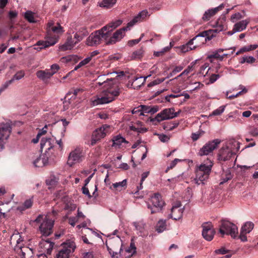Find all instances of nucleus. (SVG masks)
Returning <instances> with one entry per match:
<instances>
[{
	"label": "nucleus",
	"mask_w": 258,
	"mask_h": 258,
	"mask_svg": "<svg viewBox=\"0 0 258 258\" xmlns=\"http://www.w3.org/2000/svg\"><path fill=\"white\" fill-rule=\"evenodd\" d=\"M117 82V78L107 79L102 83L98 82L97 84L99 86L104 85L106 88L100 95L91 99V104L93 106H97L109 103L115 100L120 93Z\"/></svg>",
	"instance_id": "f257e3e1"
},
{
	"label": "nucleus",
	"mask_w": 258,
	"mask_h": 258,
	"mask_svg": "<svg viewBox=\"0 0 258 258\" xmlns=\"http://www.w3.org/2000/svg\"><path fill=\"white\" fill-rule=\"evenodd\" d=\"M148 14V11L146 10L140 12L127 23L126 27L117 30L112 35H111V32H106L107 36V45L115 44L120 41L124 37L125 31L130 30L137 23L142 21L147 17Z\"/></svg>",
	"instance_id": "f03ea898"
},
{
	"label": "nucleus",
	"mask_w": 258,
	"mask_h": 258,
	"mask_svg": "<svg viewBox=\"0 0 258 258\" xmlns=\"http://www.w3.org/2000/svg\"><path fill=\"white\" fill-rule=\"evenodd\" d=\"M48 25L49 29L45 37V40L39 41L37 42V45L40 46V49L55 44L58 41L60 35L64 32L63 28L59 24H57L56 26H52V24L49 23Z\"/></svg>",
	"instance_id": "7ed1b4c3"
},
{
	"label": "nucleus",
	"mask_w": 258,
	"mask_h": 258,
	"mask_svg": "<svg viewBox=\"0 0 258 258\" xmlns=\"http://www.w3.org/2000/svg\"><path fill=\"white\" fill-rule=\"evenodd\" d=\"M56 214L57 211L53 210L46 215H39L35 219V221L40 224L39 229L42 236H48L52 233L54 219L51 216H55Z\"/></svg>",
	"instance_id": "20e7f679"
},
{
	"label": "nucleus",
	"mask_w": 258,
	"mask_h": 258,
	"mask_svg": "<svg viewBox=\"0 0 258 258\" xmlns=\"http://www.w3.org/2000/svg\"><path fill=\"white\" fill-rule=\"evenodd\" d=\"M213 165L212 161L208 159L204 162L196 166L195 169L196 177L194 178L195 182L196 184H204L207 182L211 172Z\"/></svg>",
	"instance_id": "39448f33"
},
{
	"label": "nucleus",
	"mask_w": 258,
	"mask_h": 258,
	"mask_svg": "<svg viewBox=\"0 0 258 258\" xmlns=\"http://www.w3.org/2000/svg\"><path fill=\"white\" fill-rule=\"evenodd\" d=\"M240 148L239 142L235 139H230L223 144L219 152L218 159L220 161H227L232 155L235 154Z\"/></svg>",
	"instance_id": "423d86ee"
},
{
	"label": "nucleus",
	"mask_w": 258,
	"mask_h": 258,
	"mask_svg": "<svg viewBox=\"0 0 258 258\" xmlns=\"http://www.w3.org/2000/svg\"><path fill=\"white\" fill-rule=\"evenodd\" d=\"M106 245L112 258H118V255L123 252L121 240L118 236L113 239L108 238Z\"/></svg>",
	"instance_id": "0eeeda50"
},
{
	"label": "nucleus",
	"mask_w": 258,
	"mask_h": 258,
	"mask_svg": "<svg viewBox=\"0 0 258 258\" xmlns=\"http://www.w3.org/2000/svg\"><path fill=\"white\" fill-rule=\"evenodd\" d=\"M105 28L96 31L91 33L88 37L86 44L91 46H96L104 41L107 44V36L106 32L104 31Z\"/></svg>",
	"instance_id": "6e6552de"
},
{
	"label": "nucleus",
	"mask_w": 258,
	"mask_h": 258,
	"mask_svg": "<svg viewBox=\"0 0 258 258\" xmlns=\"http://www.w3.org/2000/svg\"><path fill=\"white\" fill-rule=\"evenodd\" d=\"M12 239H16L15 250L20 255L21 258H32V251L31 249L28 247H23L24 240L19 234L14 235Z\"/></svg>",
	"instance_id": "1a4fd4ad"
},
{
	"label": "nucleus",
	"mask_w": 258,
	"mask_h": 258,
	"mask_svg": "<svg viewBox=\"0 0 258 258\" xmlns=\"http://www.w3.org/2000/svg\"><path fill=\"white\" fill-rule=\"evenodd\" d=\"M55 144V138L52 137H43L40 141V149L41 151H44V155L53 158L54 156V146Z\"/></svg>",
	"instance_id": "9d476101"
},
{
	"label": "nucleus",
	"mask_w": 258,
	"mask_h": 258,
	"mask_svg": "<svg viewBox=\"0 0 258 258\" xmlns=\"http://www.w3.org/2000/svg\"><path fill=\"white\" fill-rule=\"evenodd\" d=\"M76 248L75 243L71 240L67 241L61 245V247L55 255V258H70L71 254Z\"/></svg>",
	"instance_id": "9b49d317"
},
{
	"label": "nucleus",
	"mask_w": 258,
	"mask_h": 258,
	"mask_svg": "<svg viewBox=\"0 0 258 258\" xmlns=\"http://www.w3.org/2000/svg\"><path fill=\"white\" fill-rule=\"evenodd\" d=\"M219 232L222 236L225 234L230 235L232 238H235L237 236L238 228L235 224L229 221H223Z\"/></svg>",
	"instance_id": "f8f14e48"
},
{
	"label": "nucleus",
	"mask_w": 258,
	"mask_h": 258,
	"mask_svg": "<svg viewBox=\"0 0 258 258\" xmlns=\"http://www.w3.org/2000/svg\"><path fill=\"white\" fill-rule=\"evenodd\" d=\"M211 31H205L197 35L190 40L192 48L194 49L205 44L207 40H210L214 37L213 34L211 35Z\"/></svg>",
	"instance_id": "ddd939ff"
},
{
	"label": "nucleus",
	"mask_w": 258,
	"mask_h": 258,
	"mask_svg": "<svg viewBox=\"0 0 258 258\" xmlns=\"http://www.w3.org/2000/svg\"><path fill=\"white\" fill-rule=\"evenodd\" d=\"M84 158V154L83 149L80 147H77L72 150L69 154L67 164L72 167L73 165L82 162Z\"/></svg>",
	"instance_id": "4468645a"
},
{
	"label": "nucleus",
	"mask_w": 258,
	"mask_h": 258,
	"mask_svg": "<svg viewBox=\"0 0 258 258\" xmlns=\"http://www.w3.org/2000/svg\"><path fill=\"white\" fill-rule=\"evenodd\" d=\"M221 140L217 139L207 143L198 152L200 156H207L212 154L220 144Z\"/></svg>",
	"instance_id": "2eb2a0df"
},
{
	"label": "nucleus",
	"mask_w": 258,
	"mask_h": 258,
	"mask_svg": "<svg viewBox=\"0 0 258 258\" xmlns=\"http://www.w3.org/2000/svg\"><path fill=\"white\" fill-rule=\"evenodd\" d=\"M184 210L181 203L179 201L175 203L170 210V213L168 215L169 219L171 218L175 220L180 219L182 217V214Z\"/></svg>",
	"instance_id": "dca6fc26"
},
{
	"label": "nucleus",
	"mask_w": 258,
	"mask_h": 258,
	"mask_svg": "<svg viewBox=\"0 0 258 258\" xmlns=\"http://www.w3.org/2000/svg\"><path fill=\"white\" fill-rule=\"evenodd\" d=\"M11 132V127L9 124H0V151L4 146L5 141L9 137Z\"/></svg>",
	"instance_id": "f3484780"
},
{
	"label": "nucleus",
	"mask_w": 258,
	"mask_h": 258,
	"mask_svg": "<svg viewBox=\"0 0 258 258\" xmlns=\"http://www.w3.org/2000/svg\"><path fill=\"white\" fill-rule=\"evenodd\" d=\"M177 115V113L174 112L173 108H166L157 114L155 119L158 121H161L164 120L173 118Z\"/></svg>",
	"instance_id": "a211bd4d"
},
{
	"label": "nucleus",
	"mask_w": 258,
	"mask_h": 258,
	"mask_svg": "<svg viewBox=\"0 0 258 258\" xmlns=\"http://www.w3.org/2000/svg\"><path fill=\"white\" fill-rule=\"evenodd\" d=\"M112 130V127L111 126L104 124L100 128L96 129L94 132L93 135V137H96L98 139L100 140L109 134Z\"/></svg>",
	"instance_id": "6ab92c4d"
},
{
	"label": "nucleus",
	"mask_w": 258,
	"mask_h": 258,
	"mask_svg": "<svg viewBox=\"0 0 258 258\" xmlns=\"http://www.w3.org/2000/svg\"><path fill=\"white\" fill-rule=\"evenodd\" d=\"M202 227L203 237L208 241L212 240L215 233L212 225L210 223H205L203 225Z\"/></svg>",
	"instance_id": "aec40b11"
},
{
	"label": "nucleus",
	"mask_w": 258,
	"mask_h": 258,
	"mask_svg": "<svg viewBox=\"0 0 258 258\" xmlns=\"http://www.w3.org/2000/svg\"><path fill=\"white\" fill-rule=\"evenodd\" d=\"M226 27V20L225 18H223L217 20L214 25V28L213 29L209 30L208 31H211V35L213 34L214 37L215 35L214 33H219L225 30Z\"/></svg>",
	"instance_id": "412c9836"
},
{
	"label": "nucleus",
	"mask_w": 258,
	"mask_h": 258,
	"mask_svg": "<svg viewBox=\"0 0 258 258\" xmlns=\"http://www.w3.org/2000/svg\"><path fill=\"white\" fill-rule=\"evenodd\" d=\"M51 159H53V158H51L46 155L42 154L34 161L33 164L35 167H43L47 165L49 161Z\"/></svg>",
	"instance_id": "4be33fe9"
},
{
	"label": "nucleus",
	"mask_w": 258,
	"mask_h": 258,
	"mask_svg": "<svg viewBox=\"0 0 258 258\" xmlns=\"http://www.w3.org/2000/svg\"><path fill=\"white\" fill-rule=\"evenodd\" d=\"M224 7V5L223 4H221L218 7L209 9L208 11H206L203 16V19L204 21L209 20L212 16L215 15L218 11L222 10Z\"/></svg>",
	"instance_id": "5701e85b"
},
{
	"label": "nucleus",
	"mask_w": 258,
	"mask_h": 258,
	"mask_svg": "<svg viewBox=\"0 0 258 258\" xmlns=\"http://www.w3.org/2000/svg\"><path fill=\"white\" fill-rule=\"evenodd\" d=\"M133 225L137 231V234L140 236L144 237L148 235V232L145 229L146 224L145 223L142 221L136 222H134Z\"/></svg>",
	"instance_id": "b1692460"
},
{
	"label": "nucleus",
	"mask_w": 258,
	"mask_h": 258,
	"mask_svg": "<svg viewBox=\"0 0 258 258\" xmlns=\"http://www.w3.org/2000/svg\"><path fill=\"white\" fill-rule=\"evenodd\" d=\"M76 44L74 40H73L72 36H68L66 42L59 46V49L61 51H66L72 49Z\"/></svg>",
	"instance_id": "393cba45"
},
{
	"label": "nucleus",
	"mask_w": 258,
	"mask_h": 258,
	"mask_svg": "<svg viewBox=\"0 0 258 258\" xmlns=\"http://www.w3.org/2000/svg\"><path fill=\"white\" fill-rule=\"evenodd\" d=\"M151 201L153 205L157 208L161 209L164 205V202L162 200L160 195L155 194L151 198Z\"/></svg>",
	"instance_id": "a878e982"
},
{
	"label": "nucleus",
	"mask_w": 258,
	"mask_h": 258,
	"mask_svg": "<svg viewBox=\"0 0 258 258\" xmlns=\"http://www.w3.org/2000/svg\"><path fill=\"white\" fill-rule=\"evenodd\" d=\"M175 48L176 49V52L178 54L184 53L189 51L194 50V49L192 48V45L190 40L186 44L176 47Z\"/></svg>",
	"instance_id": "bb28decb"
},
{
	"label": "nucleus",
	"mask_w": 258,
	"mask_h": 258,
	"mask_svg": "<svg viewBox=\"0 0 258 258\" xmlns=\"http://www.w3.org/2000/svg\"><path fill=\"white\" fill-rule=\"evenodd\" d=\"M127 185V181L124 179L121 181L113 183L109 188L112 190L121 191L126 188Z\"/></svg>",
	"instance_id": "cd10ccee"
},
{
	"label": "nucleus",
	"mask_w": 258,
	"mask_h": 258,
	"mask_svg": "<svg viewBox=\"0 0 258 258\" xmlns=\"http://www.w3.org/2000/svg\"><path fill=\"white\" fill-rule=\"evenodd\" d=\"M136 252V247L133 239H132L130 247L126 248L124 251H123V252H122V255H123L125 257L130 258ZM120 254H121V253Z\"/></svg>",
	"instance_id": "c85d7f7f"
},
{
	"label": "nucleus",
	"mask_w": 258,
	"mask_h": 258,
	"mask_svg": "<svg viewBox=\"0 0 258 258\" xmlns=\"http://www.w3.org/2000/svg\"><path fill=\"white\" fill-rule=\"evenodd\" d=\"M36 76L43 81H46L52 76V74L50 73V70L47 69L38 71L36 73Z\"/></svg>",
	"instance_id": "c756f323"
},
{
	"label": "nucleus",
	"mask_w": 258,
	"mask_h": 258,
	"mask_svg": "<svg viewBox=\"0 0 258 258\" xmlns=\"http://www.w3.org/2000/svg\"><path fill=\"white\" fill-rule=\"evenodd\" d=\"M122 23V21L121 20H117L113 21H112L108 24L106 26L103 27L102 28H105L104 31L109 32H111L114 29L120 26Z\"/></svg>",
	"instance_id": "7c9ffc66"
},
{
	"label": "nucleus",
	"mask_w": 258,
	"mask_h": 258,
	"mask_svg": "<svg viewBox=\"0 0 258 258\" xmlns=\"http://www.w3.org/2000/svg\"><path fill=\"white\" fill-rule=\"evenodd\" d=\"M24 18L29 23H34L36 22L37 15L31 11H27L23 14Z\"/></svg>",
	"instance_id": "2f4dec72"
},
{
	"label": "nucleus",
	"mask_w": 258,
	"mask_h": 258,
	"mask_svg": "<svg viewBox=\"0 0 258 258\" xmlns=\"http://www.w3.org/2000/svg\"><path fill=\"white\" fill-rule=\"evenodd\" d=\"M249 23V21L247 20H244L241 21L236 23L233 27L235 32H241L244 30Z\"/></svg>",
	"instance_id": "473e14b6"
},
{
	"label": "nucleus",
	"mask_w": 258,
	"mask_h": 258,
	"mask_svg": "<svg viewBox=\"0 0 258 258\" xmlns=\"http://www.w3.org/2000/svg\"><path fill=\"white\" fill-rule=\"evenodd\" d=\"M130 128L131 130L136 132L139 133H143L146 132L147 131V128L142 126L141 122L137 121L134 124L130 125Z\"/></svg>",
	"instance_id": "72a5a7b5"
},
{
	"label": "nucleus",
	"mask_w": 258,
	"mask_h": 258,
	"mask_svg": "<svg viewBox=\"0 0 258 258\" xmlns=\"http://www.w3.org/2000/svg\"><path fill=\"white\" fill-rule=\"evenodd\" d=\"M141 109L143 112V115H144V113L153 114L158 110V108L157 106L152 107L146 105H141Z\"/></svg>",
	"instance_id": "f704fd0d"
},
{
	"label": "nucleus",
	"mask_w": 258,
	"mask_h": 258,
	"mask_svg": "<svg viewBox=\"0 0 258 258\" xmlns=\"http://www.w3.org/2000/svg\"><path fill=\"white\" fill-rule=\"evenodd\" d=\"M166 220L161 219L159 220L156 226V231L158 233H162L166 229Z\"/></svg>",
	"instance_id": "c9c22d12"
},
{
	"label": "nucleus",
	"mask_w": 258,
	"mask_h": 258,
	"mask_svg": "<svg viewBox=\"0 0 258 258\" xmlns=\"http://www.w3.org/2000/svg\"><path fill=\"white\" fill-rule=\"evenodd\" d=\"M113 146L115 147H119L121 143H126L125 139L121 137L120 135L115 136L113 139Z\"/></svg>",
	"instance_id": "e433bc0d"
},
{
	"label": "nucleus",
	"mask_w": 258,
	"mask_h": 258,
	"mask_svg": "<svg viewBox=\"0 0 258 258\" xmlns=\"http://www.w3.org/2000/svg\"><path fill=\"white\" fill-rule=\"evenodd\" d=\"M145 78L139 77L136 78L132 83V87L134 89H138L145 82Z\"/></svg>",
	"instance_id": "4c0bfd02"
},
{
	"label": "nucleus",
	"mask_w": 258,
	"mask_h": 258,
	"mask_svg": "<svg viewBox=\"0 0 258 258\" xmlns=\"http://www.w3.org/2000/svg\"><path fill=\"white\" fill-rule=\"evenodd\" d=\"M254 224L251 222H246L241 227V230L246 233H249L253 229Z\"/></svg>",
	"instance_id": "58836bf2"
},
{
	"label": "nucleus",
	"mask_w": 258,
	"mask_h": 258,
	"mask_svg": "<svg viewBox=\"0 0 258 258\" xmlns=\"http://www.w3.org/2000/svg\"><path fill=\"white\" fill-rule=\"evenodd\" d=\"M116 2V0H103L99 3V6L101 7L109 8L113 7Z\"/></svg>",
	"instance_id": "ea45409f"
},
{
	"label": "nucleus",
	"mask_w": 258,
	"mask_h": 258,
	"mask_svg": "<svg viewBox=\"0 0 258 258\" xmlns=\"http://www.w3.org/2000/svg\"><path fill=\"white\" fill-rule=\"evenodd\" d=\"M32 205V201L31 199L27 200L25 201L23 205L17 208V209L20 212H22L26 209L30 208Z\"/></svg>",
	"instance_id": "a19ab883"
},
{
	"label": "nucleus",
	"mask_w": 258,
	"mask_h": 258,
	"mask_svg": "<svg viewBox=\"0 0 258 258\" xmlns=\"http://www.w3.org/2000/svg\"><path fill=\"white\" fill-rule=\"evenodd\" d=\"M195 65V63L194 62H192L190 63V65H189L187 68L185 69L180 75H179L177 77H175L173 80L177 79V78L181 77L183 75H188L190 72H192L193 71V68ZM173 80V79H172ZM172 81V80H170V81Z\"/></svg>",
	"instance_id": "79ce46f5"
},
{
	"label": "nucleus",
	"mask_w": 258,
	"mask_h": 258,
	"mask_svg": "<svg viewBox=\"0 0 258 258\" xmlns=\"http://www.w3.org/2000/svg\"><path fill=\"white\" fill-rule=\"evenodd\" d=\"M207 58L211 61H212L213 58H215L218 59L219 60H222V56H221L219 53H218L216 50L212 52L211 53L209 54Z\"/></svg>",
	"instance_id": "37998d69"
},
{
	"label": "nucleus",
	"mask_w": 258,
	"mask_h": 258,
	"mask_svg": "<svg viewBox=\"0 0 258 258\" xmlns=\"http://www.w3.org/2000/svg\"><path fill=\"white\" fill-rule=\"evenodd\" d=\"M62 61L63 62H77L79 60V58L77 55H69L66 57H63L61 58Z\"/></svg>",
	"instance_id": "c03bdc74"
},
{
	"label": "nucleus",
	"mask_w": 258,
	"mask_h": 258,
	"mask_svg": "<svg viewBox=\"0 0 258 258\" xmlns=\"http://www.w3.org/2000/svg\"><path fill=\"white\" fill-rule=\"evenodd\" d=\"M171 49V46H166L163 48L161 50L154 51V55L159 57L163 55L166 52L169 51Z\"/></svg>",
	"instance_id": "a18cd8bd"
},
{
	"label": "nucleus",
	"mask_w": 258,
	"mask_h": 258,
	"mask_svg": "<svg viewBox=\"0 0 258 258\" xmlns=\"http://www.w3.org/2000/svg\"><path fill=\"white\" fill-rule=\"evenodd\" d=\"M91 60V59L90 57H89L88 56V57H87L86 58L84 59L83 60L80 61L79 62V63L75 67L74 70L76 71L78 69H79V68L87 64L88 63H89L90 62Z\"/></svg>",
	"instance_id": "49530a36"
},
{
	"label": "nucleus",
	"mask_w": 258,
	"mask_h": 258,
	"mask_svg": "<svg viewBox=\"0 0 258 258\" xmlns=\"http://www.w3.org/2000/svg\"><path fill=\"white\" fill-rule=\"evenodd\" d=\"M144 54V50L142 48L135 51L132 55V57L134 59H140L142 58Z\"/></svg>",
	"instance_id": "de8ad7c7"
},
{
	"label": "nucleus",
	"mask_w": 258,
	"mask_h": 258,
	"mask_svg": "<svg viewBox=\"0 0 258 258\" xmlns=\"http://www.w3.org/2000/svg\"><path fill=\"white\" fill-rule=\"evenodd\" d=\"M255 61V59L251 56H244L241 58L240 62L244 63L247 62L248 63H252Z\"/></svg>",
	"instance_id": "09e8293b"
},
{
	"label": "nucleus",
	"mask_w": 258,
	"mask_h": 258,
	"mask_svg": "<svg viewBox=\"0 0 258 258\" xmlns=\"http://www.w3.org/2000/svg\"><path fill=\"white\" fill-rule=\"evenodd\" d=\"M39 245L41 247L44 246V248L47 250L52 249L53 246V243L48 240L41 241L40 242Z\"/></svg>",
	"instance_id": "8fccbe9b"
},
{
	"label": "nucleus",
	"mask_w": 258,
	"mask_h": 258,
	"mask_svg": "<svg viewBox=\"0 0 258 258\" xmlns=\"http://www.w3.org/2000/svg\"><path fill=\"white\" fill-rule=\"evenodd\" d=\"M210 68L208 63H205L201 67L200 74L205 76L208 73Z\"/></svg>",
	"instance_id": "3c124183"
},
{
	"label": "nucleus",
	"mask_w": 258,
	"mask_h": 258,
	"mask_svg": "<svg viewBox=\"0 0 258 258\" xmlns=\"http://www.w3.org/2000/svg\"><path fill=\"white\" fill-rule=\"evenodd\" d=\"M25 75V73L23 71H20L16 73V74L12 78L13 81L15 80H19L21 79Z\"/></svg>",
	"instance_id": "603ef678"
},
{
	"label": "nucleus",
	"mask_w": 258,
	"mask_h": 258,
	"mask_svg": "<svg viewBox=\"0 0 258 258\" xmlns=\"http://www.w3.org/2000/svg\"><path fill=\"white\" fill-rule=\"evenodd\" d=\"M258 45L257 44H252L249 45L248 46H245L242 47V50L244 51V52L249 51L251 50H253L257 48Z\"/></svg>",
	"instance_id": "864d4df0"
},
{
	"label": "nucleus",
	"mask_w": 258,
	"mask_h": 258,
	"mask_svg": "<svg viewBox=\"0 0 258 258\" xmlns=\"http://www.w3.org/2000/svg\"><path fill=\"white\" fill-rule=\"evenodd\" d=\"M166 78L157 79L148 84V87H152L158 85L165 81Z\"/></svg>",
	"instance_id": "5fc2aeb1"
},
{
	"label": "nucleus",
	"mask_w": 258,
	"mask_h": 258,
	"mask_svg": "<svg viewBox=\"0 0 258 258\" xmlns=\"http://www.w3.org/2000/svg\"><path fill=\"white\" fill-rule=\"evenodd\" d=\"M180 97H181V95H179V92H175L174 94H171L166 96L165 97V100L168 102H171V98H175Z\"/></svg>",
	"instance_id": "6e6d98bb"
},
{
	"label": "nucleus",
	"mask_w": 258,
	"mask_h": 258,
	"mask_svg": "<svg viewBox=\"0 0 258 258\" xmlns=\"http://www.w3.org/2000/svg\"><path fill=\"white\" fill-rule=\"evenodd\" d=\"M225 106H221L218 108L213 111L212 115H219L222 114L225 110Z\"/></svg>",
	"instance_id": "4d7b16f0"
},
{
	"label": "nucleus",
	"mask_w": 258,
	"mask_h": 258,
	"mask_svg": "<svg viewBox=\"0 0 258 258\" xmlns=\"http://www.w3.org/2000/svg\"><path fill=\"white\" fill-rule=\"evenodd\" d=\"M83 92V90L81 89H76L73 91L72 92H69L67 94V97H68L69 95L73 94V95L71 97V98H73L75 99L77 95L80 93Z\"/></svg>",
	"instance_id": "13d9d810"
},
{
	"label": "nucleus",
	"mask_w": 258,
	"mask_h": 258,
	"mask_svg": "<svg viewBox=\"0 0 258 258\" xmlns=\"http://www.w3.org/2000/svg\"><path fill=\"white\" fill-rule=\"evenodd\" d=\"M13 80L12 79L5 82L4 84L3 85V86L0 88V94L2 92H3L4 90H5L10 84H11L13 82Z\"/></svg>",
	"instance_id": "bf43d9fd"
},
{
	"label": "nucleus",
	"mask_w": 258,
	"mask_h": 258,
	"mask_svg": "<svg viewBox=\"0 0 258 258\" xmlns=\"http://www.w3.org/2000/svg\"><path fill=\"white\" fill-rule=\"evenodd\" d=\"M241 18V15L239 13H235L232 15L231 17V21L232 22H235L236 21L239 20Z\"/></svg>",
	"instance_id": "052dcab7"
},
{
	"label": "nucleus",
	"mask_w": 258,
	"mask_h": 258,
	"mask_svg": "<svg viewBox=\"0 0 258 258\" xmlns=\"http://www.w3.org/2000/svg\"><path fill=\"white\" fill-rule=\"evenodd\" d=\"M219 75L212 74L209 79V82L207 83V84H212L216 81L219 78Z\"/></svg>",
	"instance_id": "680f3d73"
},
{
	"label": "nucleus",
	"mask_w": 258,
	"mask_h": 258,
	"mask_svg": "<svg viewBox=\"0 0 258 258\" xmlns=\"http://www.w3.org/2000/svg\"><path fill=\"white\" fill-rule=\"evenodd\" d=\"M144 34H142L140 38L137 39L132 40L128 41V44L130 46H133L134 45L138 44L144 36Z\"/></svg>",
	"instance_id": "e2e57ef3"
},
{
	"label": "nucleus",
	"mask_w": 258,
	"mask_h": 258,
	"mask_svg": "<svg viewBox=\"0 0 258 258\" xmlns=\"http://www.w3.org/2000/svg\"><path fill=\"white\" fill-rule=\"evenodd\" d=\"M159 140L163 143L167 142L169 140V137L164 134L158 135Z\"/></svg>",
	"instance_id": "0e129e2a"
},
{
	"label": "nucleus",
	"mask_w": 258,
	"mask_h": 258,
	"mask_svg": "<svg viewBox=\"0 0 258 258\" xmlns=\"http://www.w3.org/2000/svg\"><path fill=\"white\" fill-rule=\"evenodd\" d=\"M150 72L153 74H157L159 75L160 74L159 67L157 64L154 65L151 69Z\"/></svg>",
	"instance_id": "69168bd1"
},
{
	"label": "nucleus",
	"mask_w": 258,
	"mask_h": 258,
	"mask_svg": "<svg viewBox=\"0 0 258 258\" xmlns=\"http://www.w3.org/2000/svg\"><path fill=\"white\" fill-rule=\"evenodd\" d=\"M59 67L58 65L57 64H53L51 66L50 69V73L52 74L53 76L54 74L56 73V72L59 70Z\"/></svg>",
	"instance_id": "338daca9"
},
{
	"label": "nucleus",
	"mask_w": 258,
	"mask_h": 258,
	"mask_svg": "<svg viewBox=\"0 0 258 258\" xmlns=\"http://www.w3.org/2000/svg\"><path fill=\"white\" fill-rule=\"evenodd\" d=\"M229 252V250L226 249L224 247H222L220 249H216L215 252L216 254H225Z\"/></svg>",
	"instance_id": "774afa93"
}]
</instances>
